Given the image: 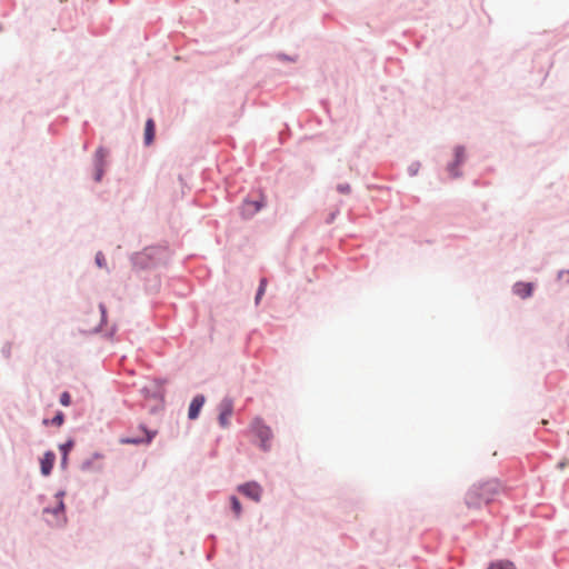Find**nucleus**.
I'll return each instance as SVG.
<instances>
[{
    "mask_svg": "<svg viewBox=\"0 0 569 569\" xmlns=\"http://www.w3.org/2000/svg\"><path fill=\"white\" fill-rule=\"evenodd\" d=\"M499 490L500 483L496 479L476 483L466 493V503L468 508H479L483 503H489Z\"/></svg>",
    "mask_w": 569,
    "mask_h": 569,
    "instance_id": "obj_1",
    "label": "nucleus"
},
{
    "mask_svg": "<svg viewBox=\"0 0 569 569\" xmlns=\"http://www.w3.org/2000/svg\"><path fill=\"white\" fill-rule=\"evenodd\" d=\"M63 492L57 493V506L52 509H44V513L53 516V519H47L52 526H61L66 522L64 503L62 501Z\"/></svg>",
    "mask_w": 569,
    "mask_h": 569,
    "instance_id": "obj_2",
    "label": "nucleus"
},
{
    "mask_svg": "<svg viewBox=\"0 0 569 569\" xmlns=\"http://www.w3.org/2000/svg\"><path fill=\"white\" fill-rule=\"evenodd\" d=\"M233 413V402L231 399L226 398L219 405V423L222 428H227L230 423V418Z\"/></svg>",
    "mask_w": 569,
    "mask_h": 569,
    "instance_id": "obj_3",
    "label": "nucleus"
},
{
    "mask_svg": "<svg viewBox=\"0 0 569 569\" xmlns=\"http://www.w3.org/2000/svg\"><path fill=\"white\" fill-rule=\"evenodd\" d=\"M252 430L254 435L261 440V447L266 450L268 449V441L272 437V432L270 428L263 425L260 420H254L252 423Z\"/></svg>",
    "mask_w": 569,
    "mask_h": 569,
    "instance_id": "obj_4",
    "label": "nucleus"
},
{
    "mask_svg": "<svg viewBox=\"0 0 569 569\" xmlns=\"http://www.w3.org/2000/svg\"><path fill=\"white\" fill-rule=\"evenodd\" d=\"M238 490L246 497L259 502L261 499L262 488L257 482H247L238 487Z\"/></svg>",
    "mask_w": 569,
    "mask_h": 569,
    "instance_id": "obj_5",
    "label": "nucleus"
},
{
    "mask_svg": "<svg viewBox=\"0 0 569 569\" xmlns=\"http://www.w3.org/2000/svg\"><path fill=\"white\" fill-rule=\"evenodd\" d=\"M56 461V456L52 451H47L40 460L41 473L49 476L52 471Z\"/></svg>",
    "mask_w": 569,
    "mask_h": 569,
    "instance_id": "obj_6",
    "label": "nucleus"
},
{
    "mask_svg": "<svg viewBox=\"0 0 569 569\" xmlns=\"http://www.w3.org/2000/svg\"><path fill=\"white\" fill-rule=\"evenodd\" d=\"M204 401H206V399L202 395L196 396L192 399V401L189 406V411H188L189 419L194 420L198 418L199 412H200Z\"/></svg>",
    "mask_w": 569,
    "mask_h": 569,
    "instance_id": "obj_7",
    "label": "nucleus"
},
{
    "mask_svg": "<svg viewBox=\"0 0 569 569\" xmlns=\"http://www.w3.org/2000/svg\"><path fill=\"white\" fill-rule=\"evenodd\" d=\"M532 291L533 284L530 282H517L513 286V292L522 299L530 297Z\"/></svg>",
    "mask_w": 569,
    "mask_h": 569,
    "instance_id": "obj_8",
    "label": "nucleus"
},
{
    "mask_svg": "<svg viewBox=\"0 0 569 569\" xmlns=\"http://www.w3.org/2000/svg\"><path fill=\"white\" fill-rule=\"evenodd\" d=\"M143 433H144V436H142V437L121 438L120 439V443H123V445H139V443H149V442H151V440H152L154 435L148 432L146 429H143Z\"/></svg>",
    "mask_w": 569,
    "mask_h": 569,
    "instance_id": "obj_9",
    "label": "nucleus"
},
{
    "mask_svg": "<svg viewBox=\"0 0 569 569\" xmlns=\"http://www.w3.org/2000/svg\"><path fill=\"white\" fill-rule=\"evenodd\" d=\"M154 138V122L152 119H148L144 128V143L151 144Z\"/></svg>",
    "mask_w": 569,
    "mask_h": 569,
    "instance_id": "obj_10",
    "label": "nucleus"
},
{
    "mask_svg": "<svg viewBox=\"0 0 569 569\" xmlns=\"http://www.w3.org/2000/svg\"><path fill=\"white\" fill-rule=\"evenodd\" d=\"M72 447H73V441L72 440H69L66 443H62V445L59 446V450L62 453L61 465L63 467L68 462V455H69V451L72 449Z\"/></svg>",
    "mask_w": 569,
    "mask_h": 569,
    "instance_id": "obj_11",
    "label": "nucleus"
},
{
    "mask_svg": "<svg viewBox=\"0 0 569 569\" xmlns=\"http://www.w3.org/2000/svg\"><path fill=\"white\" fill-rule=\"evenodd\" d=\"M487 569H516L515 565L508 560L492 562Z\"/></svg>",
    "mask_w": 569,
    "mask_h": 569,
    "instance_id": "obj_12",
    "label": "nucleus"
},
{
    "mask_svg": "<svg viewBox=\"0 0 569 569\" xmlns=\"http://www.w3.org/2000/svg\"><path fill=\"white\" fill-rule=\"evenodd\" d=\"M463 160V152L462 149L456 150V163L449 167V171L451 172L452 177H458L459 173L456 172V166L460 164Z\"/></svg>",
    "mask_w": 569,
    "mask_h": 569,
    "instance_id": "obj_13",
    "label": "nucleus"
},
{
    "mask_svg": "<svg viewBox=\"0 0 569 569\" xmlns=\"http://www.w3.org/2000/svg\"><path fill=\"white\" fill-rule=\"evenodd\" d=\"M260 209H261V203H259L257 201L247 202L244 206V210L250 214L258 212Z\"/></svg>",
    "mask_w": 569,
    "mask_h": 569,
    "instance_id": "obj_14",
    "label": "nucleus"
},
{
    "mask_svg": "<svg viewBox=\"0 0 569 569\" xmlns=\"http://www.w3.org/2000/svg\"><path fill=\"white\" fill-rule=\"evenodd\" d=\"M230 501H231V508H232L236 517H239L241 515V503H240V501L238 500L237 497H231Z\"/></svg>",
    "mask_w": 569,
    "mask_h": 569,
    "instance_id": "obj_15",
    "label": "nucleus"
},
{
    "mask_svg": "<svg viewBox=\"0 0 569 569\" xmlns=\"http://www.w3.org/2000/svg\"><path fill=\"white\" fill-rule=\"evenodd\" d=\"M266 287H267V280L264 278H262L260 280V286H259V289H258V292H257V296H256V302L258 303L261 299V297L263 296L264 291H266Z\"/></svg>",
    "mask_w": 569,
    "mask_h": 569,
    "instance_id": "obj_16",
    "label": "nucleus"
},
{
    "mask_svg": "<svg viewBox=\"0 0 569 569\" xmlns=\"http://www.w3.org/2000/svg\"><path fill=\"white\" fill-rule=\"evenodd\" d=\"M64 421V416L62 412H58L53 418L52 420L50 421L52 425H56V426H61Z\"/></svg>",
    "mask_w": 569,
    "mask_h": 569,
    "instance_id": "obj_17",
    "label": "nucleus"
},
{
    "mask_svg": "<svg viewBox=\"0 0 569 569\" xmlns=\"http://www.w3.org/2000/svg\"><path fill=\"white\" fill-rule=\"evenodd\" d=\"M70 402H71V397H70L69 392H67V391L62 392L60 396V403L62 406H69Z\"/></svg>",
    "mask_w": 569,
    "mask_h": 569,
    "instance_id": "obj_18",
    "label": "nucleus"
},
{
    "mask_svg": "<svg viewBox=\"0 0 569 569\" xmlns=\"http://www.w3.org/2000/svg\"><path fill=\"white\" fill-rule=\"evenodd\" d=\"M96 262L99 267H102L103 266V262H104V257L101 252H99L97 256H96Z\"/></svg>",
    "mask_w": 569,
    "mask_h": 569,
    "instance_id": "obj_19",
    "label": "nucleus"
},
{
    "mask_svg": "<svg viewBox=\"0 0 569 569\" xmlns=\"http://www.w3.org/2000/svg\"><path fill=\"white\" fill-rule=\"evenodd\" d=\"M99 311H100V315H101V320H100V322L102 323V322H103V320H104V317H106V308H104V306H103V305H100V306H99Z\"/></svg>",
    "mask_w": 569,
    "mask_h": 569,
    "instance_id": "obj_20",
    "label": "nucleus"
},
{
    "mask_svg": "<svg viewBox=\"0 0 569 569\" xmlns=\"http://www.w3.org/2000/svg\"><path fill=\"white\" fill-rule=\"evenodd\" d=\"M339 190L343 193H348L350 191V187L348 184L339 186Z\"/></svg>",
    "mask_w": 569,
    "mask_h": 569,
    "instance_id": "obj_21",
    "label": "nucleus"
},
{
    "mask_svg": "<svg viewBox=\"0 0 569 569\" xmlns=\"http://www.w3.org/2000/svg\"><path fill=\"white\" fill-rule=\"evenodd\" d=\"M566 465H567V461H560V462L557 465V467H558V469L562 470V469L566 467Z\"/></svg>",
    "mask_w": 569,
    "mask_h": 569,
    "instance_id": "obj_22",
    "label": "nucleus"
},
{
    "mask_svg": "<svg viewBox=\"0 0 569 569\" xmlns=\"http://www.w3.org/2000/svg\"><path fill=\"white\" fill-rule=\"evenodd\" d=\"M101 174H102V171H101V170H99V171H98V173H97L96 180H98V181H99V180L101 179Z\"/></svg>",
    "mask_w": 569,
    "mask_h": 569,
    "instance_id": "obj_23",
    "label": "nucleus"
}]
</instances>
